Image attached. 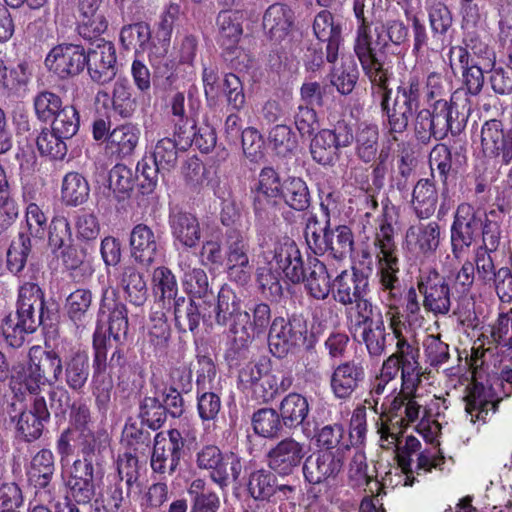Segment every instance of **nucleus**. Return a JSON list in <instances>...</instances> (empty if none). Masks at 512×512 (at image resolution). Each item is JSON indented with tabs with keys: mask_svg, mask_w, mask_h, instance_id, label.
<instances>
[{
	"mask_svg": "<svg viewBox=\"0 0 512 512\" xmlns=\"http://www.w3.org/2000/svg\"><path fill=\"white\" fill-rule=\"evenodd\" d=\"M102 0H79L81 15V33L88 38L96 37L107 29V21L99 12Z\"/></svg>",
	"mask_w": 512,
	"mask_h": 512,
	"instance_id": "c85d7f7f",
	"label": "nucleus"
},
{
	"mask_svg": "<svg viewBox=\"0 0 512 512\" xmlns=\"http://www.w3.org/2000/svg\"><path fill=\"white\" fill-rule=\"evenodd\" d=\"M322 22L329 28L328 43L326 47L327 61L333 64L329 74L331 84L341 94H349L355 87L358 79V70L353 60L341 58L337 62L338 50L341 43V28L334 22L329 12L322 11Z\"/></svg>",
	"mask_w": 512,
	"mask_h": 512,
	"instance_id": "423d86ee",
	"label": "nucleus"
},
{
	"mask_svg": "<svg viewBox=\"0 0 512 512\" xmlns=\"http://www.w3.org/2000/svg\"><path fill=\"white\" fill-rule=\"evenodd\" d=\"M183 446L184 440L178 430L172 429L167 433H158L154 439L151 457L152 469L158 473L174 472Z\"/></svg>",
	"mask_w": 512,
	"mask_h": 512,
	"instance_id": "9d476101",
	"label": "nucleus"
},
{
	"mask_svg": "<svg viewBox=\"0 0 512 512\" xmlns=\"http://www.w3.org/2000/svg\"><path fill=\"white\" fill-rule=\"evenodd\" d=\"M120 283L132 303L140 305L145 301L146 282L134 266L129 265L122 268Z\"/></svg>",
	"mask_w": 512,
	"mask_h": 512,
	"instance_id": "8fccbe9b",
	"label": "nucleus"
},
{
	"mask_svg": "<svg viewBox=\"0 0 512 512\" xmlns=\"http://www.w3.org/2000/svg\"><path fill=\"white\" fill-rule=\"evenodd\" d=\"M348 477L352 486L362 488L369 484L372 476L368 473L366 456L363 451L355 450L349 463Z\"/></svg>",
	"mask_w": 512,
	"mask_h": 512,
	"instance_id": "0e129e2a",
	"label": "nucleus"
},
{
	"mask_svg": "<svg viewBox=\"0 0 512 512\" xmlns=\"http://www.w3.org/2000/svg\"><path fill=\"white\" fill-rule=\"evenodd\" d=\"M141 131L133 124L120 125L112 130L108 137V143L112 150L121 156L132 154L136 148Z\"/></svg>",
	"mask_w": 512,
	"mask_h": 512,
	"instance_id": "4c0bfd02",
	"label": "nucleus"
},
{
	"mask_svg": "<svg viewBox=\"0 0 512 512\" xmlns=\"http://www.w3.org/2000/svg\"><path fill=\"white\" fill-rule=\"evenodd\" d=\"M44 308L43 294L38 285L25 283L19 289L17 313L41 320Z\"/></svg>",
	"mask_w": 512,
	"mask_h": 512,
	"instance_id": "c9c22d12",
	"label": "nucleus"
},
{
	"mask_svg": "<svg viewBox=\"0 0 512 512\" xmlns=\"http://www.w3.org/2000/svg\"><path fill=\"white\" fill-rule=\"evenodd\" d=\"M45 64L50 71L60 78L74 76L85 67L86 53L79 45H58L48 53Z\"/></svg>",
	"mask_w": 512,
	"mask_h": 512,
	"instance_id": "f8f14e48",
	"label": "nucleus"
},
{
	"mask_svg": "<svg viewBox=\"0 0 512 512\" xmlns=\"http://www.w3.org/2000/svg\"><path fill=\"white\" fill-rule=\"evenodd\" d=\"M319 231L320 227L317 216H309L305 228V238L310 249L307 257L309 274L306 277L300 250L293 240L285 238L283 241H280L275 247L273 257L277 271L281 272L291 283H299L305 279L307 290L316 299L320 293V283L316 270L319 264Z\"/></svg>",
	"mask_w": 512,
	"mask_h": 512,
	"instance_id": "7ed1b4c3",
	"label": "nucleus"
},
{
	"mask_svg": "<svg viewBox=\"0 0 512 512\" xmlns=\"http://www.w3.org/2000/svg\"><path fill=\"white\" fill-rule=\"evenodd\" d=\"M79 128V116L73 106L63 107L55 116L52 122V130L65 139L76 134Z\"/></svg>",
	"mask_w": 512,
	"mask_h": 512,
	"instance_id": "5fc2aeb1",
	"label": "nucleus"
},
{
	"mask_svg": "<svg viewBox=\"0 0 512 512\" xmlns=\"http://www.w3.org/2000/svg\"><path fill=\"white\" fill-rule=\"evenodd\" d=\"M30 249V238L26 235L22 234L12 242L7 251V266L11 272L19 273L24 268Z\"/></svg>",
	"mask_w": 512,
	"mask_h": 512,
	"instance_id": "13d9d810",
	"label": "nucleus"
},
{
	"mask_svg": "<svg viewBox=\"0 0 512 512\" xmlns=\"http://www.w3.org/2000/svg\"><path fill=\"white\" fill-rule=\"evenodd\" d=\"M54 473V456L48 449L37 452L31 460L28 476L38 487H46Z\"/></svg>",
	"mask_w": 512,
	"mask_h": 512,
	"instance_id": "79ce46f5",
	"label": "nucleus"
},
{
	"mask_svg": "<svg viewBox=\"0 0 512 512\" xmlns=\"http://www.w3.org/2000/svg\"><path fill=\"white\" fill-rule=\"evenodd\" d=\"M296 125L302 136L310 138L311 155L316 162H319L318 149L320 148V144L317 137L320 131V122L316 111L308 106L300 107Z\"/></svg>",
	"mask_w": 512,
	"mask_h": 512,
	"instance_id": "37998d69",
	"label": "nucleus"
},
{
	"mask_svg": "<svg viewBox=\"0 0 512 512\" xmlns=\"http://www.w3.org/2000/svg\"><path fill=\"white\" fill-rule=\"evenodd\" d=\"M279 410L284 425L292 428L303 423L309 407L300 394L290 393L281 401Z\"/></svg>",
	"mask_w": 512,
	"mask_h": 512,
	"instance_id": "a19ab883",
	"label": "nucleus"
},
{
	"mask_svg": "<svg viewBox=\"0 0 512 512\" xmlns=\"http://www.w3.org/2000/svg\"><path fill=\"white\" fill-rule=\"evenodd\" d=\"M440 240L441 232L438 223H417L407 229L404 247L416 257L429 258L435 254Z\"/></svg>",
	"mask_w": 512,
	"mask_h": 512,
	"instance_id": "ddd939ff",
	"label": "nucleus"
},
{
	"mask_svg": "<svg viewBox=\"0 0 512 512\" xmlns=\"http://www.w3.org/2000/svg\"><path fill=\"white\" fill-rule=\"evenodd\" d=\"M432 110L423 109L418 112L415 122V130L421 139L433 136L441 140L449 132L460 131L459 125L454 126L458 118V109L452 101L437 99L432 104Z\"/></svg>",
	"mask_w": 512,
	"mask_h": 512,
	"instance_id": "0eeeda50",
	"label": "nucleus"
},
{
	"mask_svg": "<svg viewBox=\"0 0 512 512\" xmlns=\"http://www.w3.org/2000/svg\"><path fill=\"white\" fill-rule=\"evenodd\" d=\"M32 76V70L28 63L21 62L8 69L0 60V84L10 90L19 91L27 86Z\"/></svg>",
	"mask_w": 512,
	"mask_h": 512,
	"instance_id": "09e8293b",
	"label": "nucleus"
},
{
	"mask_svg": "<svg viewBox=\"0 0 512 512\" xmlns=\"http://www.w3.org/2000/svg\"><path fill=\"white\" fill-rule=\"evenodd\" d=\"M326 251L337 261H340L351 250L352 233L347 226H338L335 230L326 229L324 233Z\"/></svg>",
	"mask_w": 512,
	"mask_h": 512,
	"instance_id": "de8ad7c7",
	"label": "nucleus"
},
{
	"mask_svg": "<svg viewBox=\"0 0 512 512\" xmlns=\"http://www.w3.org/2000/svg\"><path fill=\"white\" fill-rule=\"evenodd\" d=\"M465 400V410L474 423L476 420L485 421L489 412H495L499 398L492 386L475 382L469 387Z\"/></svg>",
	"mask_w": 512,
	"mask_h": 512,
	"instance_id": "393cba45",
	"label": "nucleus"
},
{
	"mask_svg": "<svg viewBox=\"0 0 512 512\" xmlns=\"http://www.w3.org/2000/svg\"><path fill=\"white\" fill-rule=\"evenodd\" d=\"M62 370V360L56 352L44 351L39 346H33L29 350L28 365L13 368L11 389L16 395H23L25 392L35 394L45 385L58 382Z\"/></svg>",
	"mask_w": 512,
	"mask_h": 512,
	"instance_id": "20e7f679",
	"label": "nucleus"
},
{
	"mask_svg": "<svg viewBox=\"0 0 512 512\" xmlns=\"http://www.w3.org/2000/svg\"><path fill=\"white\" fill-rule=\"evenodd\" d=\"M378 130L376 127H365L357 136V151L365 162L371 161L377 153Z\"/></svg>",
	"mask_w": 512,
	"mask_h": 512,
	"instance_id": "338daca9",
	"label": "nucleus"
},
{
	"mask_svg": "<svg viewBox=\"0 0 512 512\" xmlns=\"http://www.w3.org/2000/svg\"><path fill=\"white\" fill-rule=\"evenodd\" d=\"M63 138L55 131L43 130L36 139L37 148L41 155L51 159L61 160L67 153V146Z\"/></svg>",
	"mask_w": 512,
	"mask_h": 512,
	"instance_id": "603ef678",
	"label": "nucleus"
},
{
	"mask_svg": "<svg viewBox=\"0 0 512 512\" xmlns=\"http://www.w3.org/2000/svg\"><path fill=\"white\" fill-rule=\"evenodd\" d=\"M254 431L263 437H273L281 430V420L273 409H261L253 415Z\"/></svg>",
	"mask_w": 512,
	"mask_h": 512,
	"instance_id": "4d7b16f0",
	"label": "nucleus"
},
{
	"mask_svg": "<svg viewBox=\"0 0 512 512\" xmlns=\"http://www.w3.org/2000/svg\"><path fill=\"white\" fill-rule=\"evenodd\" d=\"M89 376V357L81 350L73 351L65 360V381L73 390H80Z\"/></svg>",
	"mask_w": 512,
	"mask_h": 512,
	"instance_id": "72a5a7b5",
	"label": "nucleus"
},
{
	"mask_svg": "<svg viewBox=\"0 0 512 512\" xmlns=\"http://www.w3.org/2000/svg\"><path fill=\"white\" fill-rule=\"evenodd\" d=\"M88 181L79 173L71 172L65 175L61 188V199L67 206H79L89 197Z\"/></svg>",
	"mask_w": 512,
	"mask_h": 512,
	"instance_id": "f704fd0d",
	"label": "nucleus"
},
{
	"mask_svg": "<svg viewBox=\"0 0 512 512\" xmlns=\"http://www.w3.org/2000/svg\"><path fill=\"white\" fill-rule=\"evenodd\" d=\"M151 30L148 24L138 22L126 25L120 32L121 43L127 49H134L136 52H147L150 57L151 51H156L159 45H151Z\"/></svg>",
	"mask_w": 512,
	"mask_h": 512,
	"instance_id": "2f4dec72",
	"label": "nucleus"
},
{
	"mask_svg": "<svg viewBox=\"0 0 512 512\" xmlns=\"http://www.w3.org/2000/svg\"><path fill=\"white\" fill-rule=\"evenodd\" d=\"M216 26L218 31V43L230 49L234 47L240 40L242 35V27L237 20V15L231 11H221L216 19Z\"/></svg>",
	"mask_w": 512,
	"mask_h": 512,
	"instance_id": "ea45409f",
	"label": "nucleus"
},
{
	"mask_svg": "<svg viewBox=\"0 0 512 512\" xmlns=\"http://www.w3.org/2000/svg\"><path fill=\"white\" fill-rule=\"evenodd\" d=\"M481 222L476 218L473 208L468 204L458 207L451 228V243L456 257L471 246L478 235Z\"/></svg>",
	"mask_w": 512,
	"mask_h": 512,
	"instance_id": "f3484780",
	"label": "nucleus"
},
{
	"mask_svg": "<svg viewBox=\"0 0 512 512\" xmlns=\"http://www.w3.org/2000/svg\"><path fill=\"white\" fill-rule=\"evenodd\" d=\"M389 328L396 339V350L382 364L380 374L372 383V397L378 398L385 392L393 394L398 389V374L401 370V382L404 393L416 391L420 383L419 349L408 341L407 327L396 307L389 305L386 312Z\"/></svg>",
	"mask_w": 512,
	"mask_h": 512,
	"instance_id": "f03ea898",
	"label": "nucleus"
},
{
	"mask_svg": "<svg viewBox=\"0 0 512 512\" xmlns=\"http://www.w3.org/2000/svg\"><path fill=\"white\" fill-rule=\"evenodd\" d=\"M454 56H456L463 68V81L466 86L468 93L472 95L478 94L484 83L483 68L482 65L473 64L468 66V54L467 51L462 47H452L449 51V63L451 67L454 66Z\"/></svg>",
	"mask_w": 512,
	"mask_h": 512,
	"instance_id": "7c9ffc66",
	"label": "nucleus"
},
{
	"mask_svg": "<svg viewBox=\"0 0 512 512\" xmlns=\"http://www.w3.org/2000/svg\"><path fill=\"white\" fill-rule=\"evenodd\" d=\"M152 156L158 169L168 170L177 162V145L172 139L163 138L155 145Z\"/></svg>",
	"mask_w": 512,
	"mask_h": 512,
	"instance_id": "e2e57ef3",
	"label": "nucleus"
},
{
	"mask_svg": "<svg viewBox=\"0 0 512 512\" xmlns=\"http://www.w3.org/2000/svg\"><path fill=\"white\" fill-rule=\"evenodd\" d=\"M175 134L185 145H190L194 142V144L205 153L210 152L216 145V133L208 126L201 128L199 132L196 133L194 125L186 121L184 126L176 124Z\"/></svg>",
	"mask_w": 512,
	"mask_h": 512,
	"instance_id": "58836bf2",
	"label": "nucleus"
},
{
	"mask_svg": "<svg viewBox=\"0 0 512 512\" xmlns=\"http://www.w3.org/2000/svg\"><path fill=\"white\" fill-rule=\"evenodd\" d=\"M375 246L379 250L377 253V266L380 282L385 289L391 291L394 283L397 281L399 262L396 256L394 229L385 220L381 221L376 233Z\"/></svg>",
	"mask_w": 512,
	"mask_h": 512,
	"instance_id": "1a4fd4ad",
	"label": "nucleus"
},
{
	"mask_svg": "<svg viewBox=\"0 0 512 512\" xmlns=\"http://www.w3.org/2000/svg\"><path fill=\"white\" fill-rule=\"evenodd\" d=\"M239 311V303L236 295L228 288H222L218 293L216 322L226 325L228 320Z\"/></svg>",
	"mask_w": 512,
	"mask_h": 512,
	"instance_id": "69168bd1",
	"label": "nucleus"
},
{
	"mask_svg": "<svg viewBox=\"0 0 512 512\" xmlns=\"http://www.w3.org/2000/svg\"><path fill=\"white\" fill-rule=\"evenodd\" d=\"M415 393L416 391L404 393L403 382H401L400 391L397 389L393 394L385 392L378 395V398H374L371 388L364 404L353 411L350 436L356 438L357 442L363 441L366 434V409H370L379 415L377 426L381 447L385 449L398 447L402 429L409 423L417 421L424 413Z\"/></svg>",
	"mask_w": 512,
	"mask_h": 512,
	"instance_id": "f257e3e1",
	"label": "nucleus"
},
{
	"mask_svg": "<svg viewBox=\"0 0 512 512\" xmlns=\"http://www.w3.org/2000/svg\"><path fill=\"white\" fill-rule=\"evenodd\" d=\"M361 279H366L363 274L358 276L356 272L349 273L347 270H342L329 284V292L341 304H352L355 299L354 287L359 284Z\"/></svg>",
	"mask_w": 512,
	"mask_h": 512,
	"instance_id": "49530a36",
	"label": "nucleus"
},
{
	"mask_svg": "<svg viewBox=\"0 0 512 512\" xmlns=\"http://www.w3.org/2000/svg\"><path fill=\"white\" fill-rule=\"evenodd\" d=\"M134 185L132 170L125 165H115L109 173V187L118 200L129 196Z\"/></svg>",
	"mask_w": 512,
	"mask_h": 512,
	"instance_id": "864d4df0",
	"label": "nucleus"
},
{
	"mask_svg": "<svg viewBox=\"0 0 512 512\" xmlns=\"http://www.w3.org/2000/svg\"><path fill=\"white\" fill-rule=\"evenodd\" d=\"M171 230L174 239L187 248L195 247L200 238V224L198 219L189 213H177L172 216Z\"/></svg>",
	"mask_w": 512,
	"mask_h": 512,
	"instance_id": "cd10ccee",
	"label": "nucleus"
},
{
	"mask_svg": "<svg viewBox=\"0 0 512 512\" xmlns=\"http://www.w3.org/2000/svg\"><path fill=\"white\" fill-rule=\"evenodd\" d=\"M153 289L163 300H171L177 295V282L173 273L166 267H158L153 272Z\"/></svg>",
	"mask_w": 512,
	"mask_h": 512,
	"instance_id": "052dcab7",
	"label": "nucleus"
},
{
	"mask_svg": "<svg viewBox=\"0 0 512 512\" xmlns=\"http://www.w3.org/2000/svg\"><path fill=\"white\" fill-rule=\"evenodd\" d=\"M303 340L302 331L295 329L284 318L277 317L273 320L268 335V345L274 356L278 358L286 356Z\"/></svg>",
	"mask_w": 512,
	"mask_h": 512,
	"instance_id": "4be33fe9",
	"label": "nucleus"
},
{
	"mask_svg": "<svg viewBox=\"0 0 512 512\" xmlns=\"http://www.w3.org/2000/svg\"><path fill=\"white\" fill-rule=\"evenodd\" d=\"M429 21L432 31L439 35L442 48L445 44V34L452 24V16L446 5L441 2L434 3L429 8Z\"/></svg>",
	"mask_w": 512,
	"mask_h": 512,
	"instance_id": "680f3d73",
	"label": "nucleus"
},
{
	"mask_svg": "<svg viewBox=\"0 0 512 512\" xmlns=\"http://www.w3.org/2000/svg\"><path fill=\"white\" fill-rule=\"evenodd\" d=\"M481 150L486 158L498 159L503 164L512 160V133L504 131L502 123L493 119L481 129Z\"/></svg>",
	"mask_w": 512,
	"mask_h": 512,
	"instance_id": "9b49d317",
	"label": "nucleus"
},
{
	"mask_svg": "<svg viewBox=\"0 0 512 512\" xmlns=\"http://www.w3.org/2000/svg\"><path fill=\"white\" fill-rule=\"evenodd\" d=\"M367 279H361L359 284L354 287V304L347 308V323L350 331L356 335L364 327L371 325L377 318V307L364 296V290L367 287Z\"/></svg>",
	"mask_w": 512,
	"mask_h": 512,
	"instance_id": "5701e85b",
	"label": "nucleus"
},
{
	"mask_svg": "<svg viewBox=\"0 0 512 512\" xmlns=\"http://www.w3.org/2000/svg\"><path fill=\"white\" fill-rule=\"evenodd\" d=\"M295 16L290 7L284 4H273L263 16V28L268 38L281 44L290 39L294 30Z\"/></svg>",
	"mask_w": 512,
	"mask_h": 512,
	"instance_id": "6ab92c4d",
	"label": "nucleus"
},
{
	"mask_svg": "<svg viewBox=\"0 0 512 512\" xmlns=\"http://www.w3.org/2000/svg\"><path fill=\"white\" fill-rule=\"evenodd\" d=\"M159 236L143 223L135 225L129 236L130 255L140 265L150 266L158 252Z\"/></svg>",
	"mask_w": 512,
	"mask_h": 512,
	"instance_id": "aec40b11",
	"label": "nucleus"
},
{
	"mask_svg": "<svg viewBox=\"0 0 512 512\" xmlns=\"http://www.w3.org/2000/svg\"><path fill=\"white\" fill-rule=\"evenodd\" d=\"M61 98L50 91H41L34 98V109L40 120L48 121L62 108Z\"/></svg>",
	"mask_w": 512,
	"mask_h": 512,
	"instance_id": "bf43d9fd",
	"label": "nucleus"
},
{
	"mask_svg": "<svg viewBox=\"0 0 512 512\" xmlns=\"http://www.w3.org/2000/svg\"><path fill=\"white\" fill-rule=\"evenodd\" d=\"M116 52L110 42L101 41L86 54V65L91 78L101 84L107 83L116 75Z\"/></svg>",
	"mask_w": 512,
	"mask_h": 512,
	"instance_id": "a211bd4d",
	"label": "nucleus"
},
{
	"mask_svg": "<svg viewBox=\"0 0 512 512\" xmlns=\"http://www.w3.org/2000/svg\"><path fill=\"white\" fill-rule=\"evenodd\" d=\"M354 51L371 83L374 86L385 87V83L388 81L387 70L376 57L368 27L365 25L358 29Z\"/></svg>",
	"mask_w": 512,
	"mask_h": 512,
	"instance_id": "2eb2a0df",
	"label": "nucleus"
},
{
	"mask_svg": "<svg viewBox=\"0 0 512 512\" xmlns=\"http://www.w3.org/2000/svg\"><path fill=\"white\" fill-rule=\"evenodd\" d=\"M359 332L370 356L378 357L384 353L388 334L381 312H377V318L371 325Z\"/></svg>",
	"mask_w": 512,
	"mask_h": 512,
	"instance_id": "c03bdc74",
	"label": "nucleus"
},
{
	"mask_svg": "<svg viewBox=\"0 0 512 512\" xmlns=\"http://www.w3.org/2000/svg\"><path fill=\"white\" fill-rule=\"evenodd\" d=\"M180 15L181 8L180 5L176 3L169 4L162 13L157 30L159 47L156 48V51L150 52V61L158 62L167 54L172 32Z\"/></svg>",
	"mask_w": 512,
	"mask_h": 512,
	"instance_id": "bb28decb",
	"label": "nucleus"
},
{
	"mask_svg": "<svg viewBox=\"0 0 512 512\" xmlns=\"http://www.w3.org/2000/svg\"><path fill=\"white\" fill-rule=\"evenodd\" d=\"M439 194L433 180L420 179L412 192V206L420 218L430 217L436 210Z\"/></svg>",
	"mask_w": 512,
	"mask_h": 512,
	"instance_id": "c756f323",
	"label": "nucleus"
},
{
	"mask_svg": "<svg viewBox=\"0 0 512 512\" xmlns=\"http://www.w3.org/2000/svg\"><path fill=\"white\" fill-rule=\"evenodd\" d=\"M92 293L88 289L80 288L66 299V312L70 320L76 325L83 326L91 319L90 308L92 305Z\"/></svg>",
	"mask_w": 512,
	"mask_h": 512,
	"instance_id": "e433bc0d",
	"label": "nucleus"
},
{
	"mask_svg": "<svg viewBox=\"0 0 512 512\" xmlns=\"http://www.w3.org/2000/svg\"><path fill=\"white\" fill-rule=\"evenodd\" d=\"M303 449L300 443L288 438L280 441L268 453L269 467L280 475H289L300 464Z\"/></svg>",
	"mask_w": 512,
	"mask_h": 512,
	"instance_id": "b1692460",
	"label": "nucleus"
},
{
	"mask_svg": "<svg viewBox=\"0 0 512 512\" xmlns=\"http://www.w3.org/2000/svg\"><path fill=\"white\" fill-rule=\"evenodd\" d=\"M279 197H281L289 207L295 210H304L309 205L307 185L298 177H288L282 182Z\"/></svg>",
	"mask_w": 512,
	"mask_h": 512,
	"instance_id": "a18cd8bd",
	"label": "nucleus"
},
{
	"mask_svg": "<svg viewBox=\"0 0 512 512\" xmlns=\"http://www.w3.org/2000/svg\"><path fill=\"white\" fill-rule=\"evenodd\" d=\"M200 469L207 470L210 478L221 489L228 487L231 481H237L242 472L241 458L236 454L222 453L217 446L207 445L196 456Z\"/></svg>",
	"mask_w": 512,
	"mask_h": 512,
	"instance_id": "6e6552de",
	"label": "nucleus"
},
{
	"mask_svg": "<svg viewBox=\"0 0 512 512\" xmlns=\"http://www.w3.org/2000/svg\"><path fill=\"white\" fill-rule=\"evenodd\" d=\"M37 323L36 318L22 316L19 313L9 315L2 325V333L10 346L19 347L26 335L35 331Z\"/></svg>",
	"mask_w": 512,
	"mask_h": 512,
	"instance_id": "473e14b6",
	"label": "nucleus"
},
{
	"mask_svg": "<svg viewBox=\"0 0 512 512\" xmlns=\"http://www.w3.org/2000/svg\"><path fill=\"white\" fill-rule=\"evenodd\" d=\"M364 378L365 371L361 363L355 361L343 362L334 369L331 375V390L336 398L347 399Z\"/></svg>",
	"mask_w": 512,
	"mask_h": 512,
	"instance_id": "412c9836",
	"label": "nucleus"
},
{
	"mask_svg": "<svg viewBox=\"0 0 512 512\" xmlns=\"http://www.w3.org/2000/svg\"><path fill=\"white\" fill-rule=\"evenodd\" d=\"M275 477L263 469L250 474L248 480V491L256 500H264L274 493Z\"/></svg>",
	"mask_w": 512,
	"mask_h": 512,
	"instance_id": "6e6d98bb",
	"label": "nucleus"
},
{
	"mask_svg": "<svg viewBox=\"0 0 512 512\" xmlns=\"http://www.w3.org/2000/svg\"><path fill=\"white\" fill-rule=\"evenodd\" d=\"M67 485L77 502H89L95 492L92 463L86 459L76 460L71 468Z\"/></svg>",
	"mask_w": 512,
	"mask_h": 512,
	"instance_id": "a878e982",
	"label": "nucleus"
},
{
	"mask_svg": "<svg viewBox=\"0 0 512 512\" xmlns=\"http://www.w3.org/2000/svg\"><path fill=\"white\" fill-rule=\"evenodd\" d=\"M374 95L380 97L382 110L386 113L389 127L392 132H403L409 123L413 112L419 107V98L422 92V85L416 76H411L407 82H403L397 89L396 97L392 106L390 105L391 91L385 87L376 86Z\"/></svg>",
	"mask_w": 512,
	"mask_h": 512,
	"instance_id": "39448f33",
	"label": "nucleus"
},
{
	"mask_svg": "<svg viewBox=\"0 0 512 512\" xmlns=\"http://www.w3.org/2000/svg\"><path fill=\"white\" fill-rule=\"evenodd\" d=\"M247 252L246 239L239 233H230L226 249V271L231 281L241 285L249 281L252 273Z\"/></svg>",
	"mask_w": 512,
	"mask_h": 512,
	"instance_id": "dca6fc26",
	"label": "nucleus"
},
{
	"mask_svg": "<svg viewBox=\"0 0 512 512\" xmlns=\"http://www.w3.org/2000/svg\"><path fill=\"white\" fill-rule=\"evenodd\" d=\"M418 288L423 294V306L427 311L435 315H445L449 312L450 288L443 276L435 271L429 272L421 278Z\"/></svg>",
	"mask_w": 512,
	"mask_h": 512,
	"instance_id": "4468645a",
	"label": "nucleus"
},
{
	"mask_svg": "<svg viewBox=\"0 0 512 512\" xmlns=\"http://www.w3.org/2000/svg\"><path fill=\"white\" fill-rule=\"evenodd\" d=\"M49 245L60 249L71 240V228L68 220L63 216L54 217L49 227Z\"/></svg>",
	"mask_w": 512,
	"mask_h": 512,
	"instance_id": "774afa93",
	"label": "nucleus"
},
{
	"mask_svg": "<svg viewBox=\"0 0 512 512\" xmlns=\"http://www.w3.org/2000/svg\"><path fill=\"white\" fill-rule=\"evenodd\" d=\"M282 183L277 172L270 168H263L258 177V182L255 186V209H260L261 198L274 199L281 194Z\"/></svg>",
	"mask_w": 512,
	"mask_h": 512,
	"instance_id": "3c124183",
	"label": "nucleus"
}]
</instances>
